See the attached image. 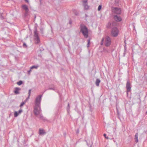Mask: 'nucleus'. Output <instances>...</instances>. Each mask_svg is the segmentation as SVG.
I'll return each instance as SVG.
<instances>
[{"instance_id":"obj_1","label":"nucleus","mask_w":147,"mask_h":147,"mask_svg":"<svg viewBox=\"0 0 147 147\" xmlns=\"http://www.w3.org/2000/svg\"><path fill=\"white\" fill-rule=\"evenodd\" d=\"M42 95L38 96L36 98L35 100V106L34 107V115L38 117L41 113V110L40 107V103L41 100Z\"/></svg>"},{"instance_id":"obj_2","label":"nucleus","mask_w":147,"mask_h":147,"mask_svg":"<svg viewBox=\"0 0 147 147\" xmlns=\"http://www.w3.org/2000/svg\"><path fill=\"white\" fill-rule=\"evenodd\" d=\"M80 30L82 32L83 35L86 38L88 36V28L84 25H81Z\"/></svg>"},{"instance_id":"obj_3","label":"nucleus","mask_w":147,"mask_h":147,"mask_svg":"<svg viewBox=\"0 0 147 147\" xmlns=\"http://www.w3.org/2000/svg\"><path fill=\"white\" fill-rule=\"evenodd\" d=\"M119 31L117 28L115 27L112 28L111 31V34L114 37H117Z\"/></svg>"},{"instance_id":"obj_4","label":"nucleus","mask_w":147,"mask_h":147,"mask_svg":"<svg viewBox=\"0 0 147 147\" xmlns=\"http://www.w3.org/2000/svg\"><path fill=\"white\" fill-rule=\"evenodd\" d=\"M111 42L110 37L108 36H106L105 39V45L106 47H108L110 45Z\"/></svg>"},{"instance_id":"obj_5","label":"nucleus","mask_w":147,"mask_h":147,"mask_svg":"<svg viewBox=\"0 0 147 147\" xmlns=\"http://www.w3.org/2000/svg\"><path fill=\"white\" fill-rule=\"evenodd\" d=\"M34 36L35 38V39L36 40V41H37V43H38L40 42V40L38 36V34L37 30V28H35V30L34 31Z\"/></svg>"},{"instance_id":"obj_6","label":"nucleus","mask_w":147,"mask_h":147,"mask_svg":"<svg viewBox=\"0 0 147 147\" xmlns=\"http://www.w3.org/2000/svg\"><path fill=\"white\" fill-rule=\"evenodd\" d=\"M31 89H29V90L28 93V97L26 98V99L24 101V102H22L21 103V104L20 105V107H22L26 103L27 100L29 98V97H30V94H31Z\"/></svg>"},{"instance_id":"obj_7","label":"nucleus","mask_w":147,"mask_h":147,"mask_svg":"<svg viewBox=\"0 0 147 147\" xmlns=\"http://www.w3.org/2000/svg\"><path fill=\"white\" fill-rule=\"evenodd\" d=\"M126 88L127 92H128L131 91V84H130L129 81V80L127 81L126 85Z\"/></svg>"},{"instance_id":"obj_8","label":"nucleus","mask_w":147,"mask_h":147,"mask_svg":"<svg viewBox=\"0 0 147 147\" xmlns=\"http://www.w3.org/2000/svg\"><path fill=\"white\" fill-rule=\"evenodd\" d=\"M112 11L114 13L117 14H120L121 13V9L117 7L114 8L112 9Z\"/></svg>"},{"instance_id":"obj_9","label":"nucleus","mask_w":147,"mask_h":147,"mask_svg":"<svg viewBox=\"0 0 147 147\" xmlns=\"http://www.w3.org/2000/svg\"><path fill=\"white\" fill-rule=\"evenodd\" d=\"M83 5L84 7V9L85 10H88L89 9V6L87 4V0H84L83 1Z\"/></svg>"},{"instance_id":"obj_10","label":"nucleus","mask_w":147,"mask_h":147,"mask_svg":"<svg viewBox=\"0 0 147 147\" xmlns=\"http://www.w3.org/2000/svg\"><path fill=\"white\" fill-rule=\"evenodd\" d=\"M114 19L117 22H120L122 20V19L121 17L119 16H118L117 15H115L114 16Z\"/></svg>"},{"instance_id":"obj_11","label":"nucleus","mask_w":147,"mask_h":147,"mask_svg":"<svg viewBox=\"0 0 147 147\" xmlns=\"http://www.w3.org/2000/svg\"><path fill=\"white\" fill-rule=\"evenodd\" d=\"M22 7L23 9H24L25 11H26V12H27V11H28L29 9L27 6L26 5H22Z\"/></svg>"},{"instance_id":"obj_12","label":"nucleus","mask_w":147,"mask_h":147,"mask_svg":"<svg viewBox=\"0 0 147 147\" xmlns=\"http://www.w3.org/2000/svg\"><path fill=\"white\" fill-rule=\"evenodd\" d=\"M46 134V132L44 131L43 129H40L39 130V134L40 135H43Z\"/></svg>"},{"instance_id":"obj_13","label":"nucleus","mask_w":147,"mask_h":147,"mask_svg":"<svg viewBox=\"0 0 147 147\" xmlns=\"http://www.w3.org/2000/svg\"><path fill=\"white\" fill-rule=\"evenodd\" d=\"M100 82V80L99 79H97L95 82V84L96 86H98L99 83Z\"/></svg>"},{"instance_id":"obj_14","label":"nucleus","mask_w":147,"mask_h":147,"mask_svg":"<svg viewBox=\"0 0 147 147\" xmlns=\"http://www.w3.org/2000/svg\"><path fill=\"white\" fill-rule=\"evenodd\" d=\"M21 89L18 88L16 87L15 88V90L14 91V92L15 94H19V92H18L19 90H20Z\"/></svg>"},{"instance_id":"obj_15","label":"nucleus","mask_w":147,"mask_h":147,"mask_svg":"<svg viewBox=\"0 0 147 147\" xmlns=\"http://www.w3.org/2000/svg\"><path fill=\"white\" fill-rule=\"evenodd\" d=\"M38 115L39 116H38L37 117H38L40 119L43 120H46L45 118L43 117L42 114H41V113L40 114V115Z\"/></svg>"},{"instance_id":"obj_16","label":"nucleus","mask_w":147,"mask_h":147,"mask_svg":"<svg viewBox=\"0 0 147 147\" xmlns=\"http://www.w3.org/2000/svg\"><path fill=\"white\" fill-rule=\"evenodd\" d=\"M138 133H136L135 135V142L136 143H137L138 142Z\"/></svg>"},{"instance_id":"obj_17","label":"nucleus","mask_w":147,"mask_h":147,"mask_svg":"<svg viewBox=\"0 0 147 147\" xmlns=\"http://www.w3.org/2000/svg\"><path fill=\"white\" fill-rule=\"evenodd\" d=\"M73 12L76 16H78L79 15L78 12L76 10H74L73 11Z\"/></svg>"},{"instance_id":"obj_18","label":"nucleus","mask_w":147,"mask_h":147,"mask_svg":"<svg viewBox=\"0 0 147 147\" xmlns=\"http://www.w3.org/2000/svg\"><path fill=\"white\" fill-rule=\"evenodd\" d=\"M19 114L17 111H15L14 113V116L15 117H16L18 116Z\"/></svg>"},{"instance_id":"obj_19","label":"nucleus","mask_w":147,"mask_h":147,"mask_svg":"<svg viewBox=\"0 0 147 147\" xmlns=\"http://www.w3.org/2000/svg\"><path fill=\"white\" fill-rule=\"evenodd\" d=\"M38 67V65L37 66H35V65H33L30 68L31 69H32L33 68H36L37 69Z\"/></svg>"},{"instance_id":"obj_20","label":"nucleus","mask_w":147,"mask_h":147,"mask_svg":"<svg viewBox=\"0 0 147 147\" xmlns=\"http://www.w3.org/2000/svg\"><path fill=\"white\" fill-rule=\"evenodd\" d=\"M22 81L20 80L17 83L19 85H20L22 84Z\"/></svg>"},{"instance_id":"obj_21","label":"nucleus","mask_w":147,"mask_h":147,"mask_svg":"<svg viewBox=\"0 0 147 147\" xmlns=\"http://www.w3.org/2000/svg\"><path fill=\"white\" fill-rule=\"evenodd\" d=\"M90 40H88V44L87 45V47L88 48L90 46Z\"/></svg>"},{"instance_id":"obj_22","label":"nucleus","mask_w":147,"mask_h":147,"mask_svg":"<svg viewBox=\"0 0 147 147\" xmlns=\"http://www.w3.org/2000/svg\"><path fill=\"white\" fill-rule=\"evenodd\" d=\"M104 40V38H103L101 40V42L100 43V45H103Z\"/></svg>"},{"instance_id":"obj_23","label":"nucleus","mask_w":147,"mask_h":147,"mask_svg":"<svg viewBox=\"0 0 147 147\" xmlns=\"http://www.w3.org/2000/svg\"><path fill=\"white\" fill-rule=\"evenodd\" d=\"M0 18L1 19H4L3 17L2 16V13H0Z\"/></svg>"},{"instance_id":"obj_24","label":"nucleus","mask_w":147,"mask_h":147,"mask_svg":"<svg viewBox=\"0 0 147 147\" xmlns=\"http://www.w3.org/2000/svg\"><path fill=\"white\" fill-rule=\"evenodd\" d=\"M102 7L101 5H100L98 7V11H100Z\"/></svg>"},{"instance_id":"obj_25","label":"nucleus","mask_w":147,"mask_h":147,"mask_svg":"<svg viewBox=\"0 0 147 147\" xmlns=\"http://www.w3.org/2000/svg\"><path fill=\"white\" fill-rule=\"evenodd\" d=\"M55 87H53V88L49 87L48 88V89H49V90H55Z\"/></svg>"},{"instance_id":"obj_26","label":"nucleus","mask_w":147,"mask_h":147,"mask_svg":"<svg viewBox=\"0 0 147 147\" xmlns=\"http://www.w3.org/2000/svg\"><path fill=\"white\" fill-rule=\"evenodd\" d=\"M23 47H24V48H26L27 47L26 44L25 42H24L23 43Z\"/></svg>"},{"instance_id":"obj_27","label":"nucleus","mask_w":147,"mask_h":147,"mask_svg":"<svg viewBox=\"0 0 147 147\" xmlns=\"http://www.w3.org/2000/svg\"><path fill=\"white\" fill-rule=\"evenodd\" d=\"M104 137L106 138L107 139H109V138H108V137H107L106 136V134H104Z\"/></svg>"},{"instance_id":"obj_28","label":"nucleus","mask_w":147,"mask_h":147,"mask_svg":"<svg viewBox=\"0 0 147 147\" xmlns=\"http://www.w3.org/2000/svg\"><path fill=\"white\" fill-rule=\"evenodd\" d=\"M22 111L21 109H20V110H19L18 111V113L19 114L20 113H22Z\"/></svg>"},{"instance_id":"obj_29","label":"nucleus","mask_w":147,"mask_h":147,"mask_svg":"<svg viewBox=\"0 0 147 147\" xmlns=\"http://www.w3.org/2000/svg\"><path fill=\"white\" fill-rule=\"evenodd\" d=\"M28 14V11H27V12H26V11H25V15L26 16H27Z\"/></svg>"},{"instance_id":"obj_30","label":"nucleus","mask_w":147,"mask_h":147,"mask_svg":"<svg viewBox=\"0 0 147 147\" xmlns=\"http://www.w3.org/2000/svg\"><path fill=\"white\" fill-rule=\"evenodd\" d=\"M40 30L41 31L42 33L43 34V29L42 28H41L40 29Z\"/></svg>"},{"instance_id":"obj_31","label":"nucleus","mask_w":147,"mask_h":147,"mask_svg":"<svg viewBox=\"0 0 147 147\" xmlns=\"http://www.w3.org/2000/svg\"><path fill=\"white\" fill-rule=\"evenodd\" d=\"M31 69H30L28 71V74H30V72H31Z\"/></svg>"},{"instance_id":"obj_32","label":"nucleus","mask_w":147,"mask_h":147,"mask_svg":"<svg viewBox=\"0 0 147 147\" xmlns=\"http://www.w3.org/2000/svg\"><path fill=\"white\" fill-rule=\"evenodd\" d=\"M125 51L124 52V56H125V51L126 50V49H125Z\"/></svg>"},{"instance_id":"obj_33","label":"nucleus","mask_w":147,"mask_h":147,"mask_svg":"<svg viewBox=\"0 0 147 147\" xmlns=\"http://www.w3.org/2000/svg\"><path fill=\"white\" fill-rule=\"evenodd\" d=\"M67 106H68V109H67V110H68V109H69V108H70V107H69V103H68V105H67Z\"/></svg>"},{"instance_id":"obj_34","label":"nucleus","mask_w":147,"mask_h":147,"mask_svg":"<svg viewBox=\"0 0 147 147\" xmlns=\"http://www.w3.org/2000/svg\"><path fill=\"white\" fill-rule=\"evenodd\" d=\"M79 129H78L77 130L76 133L77 134H78L79 133Z\"/></svg>"},{"instance_id":"obj_35","label":"nucleus","mask_w":147,"mask_h":147,"mask_svg":"<svg viewBox=\"0 0 147 147\" xmlns=\"http://www.w3.org/2000/svg\"><path fill=\"white\" fill-rule=\"evenodd\" d=\"M104 51H105V52H108V50H105V49H104Z\"/></svg>"},{"instance_id":"obj_36","label":"nucleus","mask_w":147,"mask_h":147,"mask_svg":"<svg viewBox=\"0 0 147 147\" xmlns=\"http://www.w3.org/2000/svg\"><path fill=\"white\" fill-rule=\"evenodd\" d=\"M25 1H26V2H28V0H25Z\"/></svg>"},{"instance_id":"obj_37","label":"nucleus","mask_w":147,"mask_h":147,"mask_svg":"<svg viewBox=\"0 0 147 147\" xmlns=\"http://www.w3.org/2000/svg\"><path fill=\"white\" fill-rule=\"evenodd\" d=\"M69 22V24H71V22H70H70Z\"/></svg>"},{"instance_id":"obj_38","label":"nucleus","mask_w":147,"mask_h":147,"mask_svg":"<svg viewBox=\"0 0 147 147\" xmlns=\"http://www.w3.org/2000/svg\"><path fill=\"white\" fill-rule=\"evenodd\" d=\"M47 90H45V91L44 92H43V93H44V92H45Z\"/></svg>"},{"instance_id":"obj_39","label":"nucleus","mask_w":147,"mask_h":147,"mask_svg":"<svg viewBox=\"0 0 147 147\" xmlns=\"http://www.w3.org/2000/svg\"><path fill=\"white\" fill-rule=\"evenodd\" d=\"M36 18V15H35V16H34V19H35Z\"/></svg>"},{"instance_id":"obj_40","label":"nucleus","mask_w":147,"mask_h":147,"mask_svg":"<svg viewBox=\"0 0 147 147\" xmlns=\"http://www.w3.org/2000/svg\"><path fill=\"white\" fill-rule=\"evenodd\" d=\"M90 147H92V145H91L90 146Z\"/></svg>"},{"instance_id":"obj_41","label":"nucleus","mask_w":147,"mask_h":147,"mask_svg":"<svg viewBox=\"0 0 147 147\" xmlns=\"http://www.w3.org/2000/svg\"><path fill=\"white\" fill-rule=\"evenodd\" d=\"M87 145L88 146V143H87Z\"/></svg>"},{"instance_id":"obj_42","label":"nucleus","mask_w":147,"mask_h":147,"mask_svg":"<svg viewBox=\"0 0 147 147\" xmlns=\"http://www.w3.org/2000/svg\"><path fill=\"white\" fill-rule=\"evenodd\" d=\"M40 0V2H41L42 0Z\"/></svg>"},{"instance_id":"obj_43","label":"nucleus","mask_w":147,"mask_h":147,"mask_svg":"<svg viewBox=\"0 0 147 147\" xmlns=\"http://www.w3.org/2000/svg\"><path fill=\"white\" fill-rule=\"evenodd\" d=\"M109 24H110V25H111V24L110 23H109Z\"/></svg>"},{"instance_id":"obj_44","label":"nucleus","mask_w":147,"mask_h":147,"mask_svg":"<svg viewBox=\"0 0 147 147\" xmlns=\"http://www.w3.org/2000/svg\"><path fill=\"white\" fill-rule=\"evenodd\" d=\"M87 15H86V17H87Z\"/></svg>"}]
</instances>
